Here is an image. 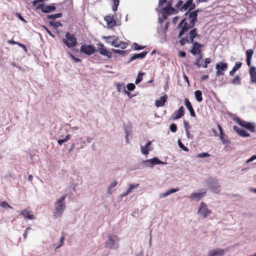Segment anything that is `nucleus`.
<instances>
[{
  "label": "nucleus",
  "mask_w": 256,
  "mask_h": 256,
  "mask_svg": "<svg viewBox=\"0 0 256 256\" xmlns=\"http://www.w3.org/2000/svg\"><path fill=\"white\" fill-rule=\"evenodd\" d=\"M66 195H64L56 200L54 202V209L53 212L54 216L55 218H60L62 216L66 209V206L65 200Z\"/></svg>",
  "instance_id": "f257e3e1"
},
{
  "label": "nucleus",
  "mask_w": 256,
  "mask_h": 256,
  "mask_svg": "<svg viewBox=\"0 0 256 256\" xmlns=\"http://www.w3.org/2000/svg\"><path fill=\"white\" fill-rule=\"evenodd\" d=\"M119 238L114 235L109 234L108 240L105 242V247L112 250H117L119 248Z\"/></svg>",
  "instance_id": "f03ea898"
},
{
  "label": "nucleus",
  "mask_w": 256,
  "mask_h": 256,
  "mask_svg": "<svg viewBox=\"0 0 256 256\" xmlns=\"http://www.w3.org/2000/svg\"><path fill=\"white\" fill-rule=\"evenodd\" d=\"M66 39H63L62 42L68 48H73L77 44L76 38L74 34L67 32L66 34Z\"/></svg>",
  "instance_id": "7ed1b4c3"
},
{
  "label": "nucleus",
  "mask_w": 256,
  "mask_h": 256,
  "mask_svg": "<svg viewBox=\"0 0 256 256\" xmlns=\"http://www.w3.org/2000/svg\"><path fill=\"white\" fill-rule=\"evenodd\" d=\"M142 164L144 166L152 168L155 165L166 164V162L160 160L157 157H154L152 159L142 161Z\"/></svg>",
  "instance_id": "20e7f679"
},
{
  "label": "nucleus",
  "mask_w": 256,
  "mask_h": 256,
  "mask_svg": "<svg viewBox=\"0 0 256 256\" xmlns=\"http://www.w3.org/2000/svg\"><path fill=\"white\" fill-rule=\"evenodd\" d=\"M212 213V210L208 208V206L204 202H202L200 203L198 210V214L199 215L202 216L204 218H206Z\"/></svg>",
  "instance_id": "39448f33"
},
{
  "label": "nucleus",
  "mask_w": 256,
  "mask_h": 256,
  "mask_svg": "<svg viewBox=\"0 0 256 256\" xmlns=\"http://www.w3.org/2000/svg\"><path fill=\"white\" fill-rule=\"evenodd\" d=\"M184 22V24L181 30H180L178 34V38H180L182 36L187 32L189 29L194 26L196 22H197L193 20V18H190L189 20H186Z\"/></svg>",
  "instance_id": "423d86ee"
},
{
  "label": "nucleus",
  "mask_w": 256,
  "mask_h": 256,
  "mask_svg": "<svg viewBox=\"0 0 256 256\" xmlns=\"http://www.w3.org/2000/svg\"><path fill=\"white\" fill-rule=\"evenodd\" d=\"M228 68L227 63L219 62L216 64V75L217 77L220 76L224 75V72H226Z\"/></svg>",
  "instance_id": "0eeeda50"
},
{
  "label": "nucleus",
  "mask_w": 256,
  "mask_h": 256,
  "mask_svg": "<svg viewBox=\"0 0 256 256\" xmlns=\"http://www.w3.org/2000/svg\"><path fill=\"white\" fill-rule=\"evenodd\" d=\"M236 122L240 126L246 128L252 132H255V127L254 124L241 120L240 118H234Z\"/></svg>",
  "instance_id": "6e6552de"
},
{
  "label": "nucleus",
  "mask_w": 256,
  "mask_h": 256,
  "mask_svg": "<svg viewBox=\"0 0 256 256\" xmlns=\"http://www.w3.org/2000/svg\"><path fill=\"white\" fill-rule=\"evenodd\" d=\"M207 182L213 192L218 194L220 192V187L217 180L210 179Z\"/></svg>",
  "instance_id": "1a4fd4ad"
},
{
  "label": "nucleus",
  "mask_w": 256,
  "mask_h": 256,
  "mask_svg": "<svg viewBox=\"0 0 256 256\" xmlns=\"http://www.w3.org/2000/svg\"><path fill=\"white\" fill-rule=\"evenodd\" d=\"M96 51L94 47L92 45H82L80 49L81 53H84L88 56L93 54Z\"/></svg>",
  "instance_id": "9d476101"
},
{
  "label": "nucleus",
  "mask_w": 256,
  "mask_h": 256,
  "mask_svg": "<svg viewBox=\"0 0 256 256\" xmlns=\"http://www.w3.org/2000/svg\"><path fill=\"white\" fill-rule=\"evenodd\" d=\"M196 8V4L193 2L192 0H188L180 8V10L183 12L187 10H189L188 12H190Z\"/></svg>",
  "instance_id": "9b49d317"
},
{
  "label": "nucleus",
  "mask_w": 256,
  "mask_h": 256,
  "mask_svg": "<svg viewBox=\"0 0 256 256\" xmlns=\"http://www.w3.org/2000/svg\"><path fill=\"white\" fill-rule=\"evenodd\" d=\"M36 9L40 10L42 12L48 13L56 9V7L53 5L44 6V4H40L36 7Z\"/></svg>",
  "instance_id": "f8f14e48"
},
{
  "label": "nucleus",
  "mask_w": 256,
  "mask_h": 256,
  "mask_svg": "<svg viewBox=\"0 0 256 256\" xmlns=\"http://www.w3.org/2000/svg\"><path fill=\"white\" fill-rule=\"evenodd\" d=\"M98 46L100 48H98V51L100 52V54L104 56H106L109 58L112 57V52L110 51H109L108 49L105 48L103 44L100 43L98 44Z\"/></svg>",
  "instance_id": "ddd939ff"
},
{
  "label": "nucleus",
  "mask_w": 256,
  "mask_h": 256,
  "mask_svg": "<svg viewBox=\"0 0 256 256\" xmlns=\"http://www.w3.org/2000/svg\"><path fill=\"white\" fill-rule=\"evenodd\" d=\"M192 44L193 46L192 50H190V52L194 56L200 54L202 45L198 42H194Z\"/></svg>",
  "instance_id": "4468645a"
},
{
  "label": "nucleus",
  "mask_w": 256,
  "mask_h": 256,
  "mask_svg": "<svg viewBox=\"0 0 256 256\" xmlns=\"http://www.w3.org/2000/svg\"><path fill=\"white\" fill-rule=\"evenodd\" d=\"M198 36L197 29L194 28L191 30L186 34V36L189 41V44L194 42V38Z\"/></svg>",
  "instance_id": "2eb2a0df"
},
{
  "label": "nucleus",
  "mask_w": 256,
  "mask_h": 256,
  "mask_svg": "<svg viewBox=\"0 0 256 256\" xmlns=\"http://www.w3.org/2000/svg\"><path fill=\"white\" fill-rule=\"evenodd\" d=\"M225 254V250L222 249H212L208 252V256H223Z\"/></svg>",
  "instance_id": "dca6fc26"
},
{
  "label": "nucleus",
  "mask_w": 256,
  "mask_h": 256,
  "mask_svg": "<svg viewBox=\"0 0 256 256\" xmlns=\"http://www.w3.org/2000/svg\"><path fill=\"white\" fill-rule=\"evenodd\" d=\"M104 20L106 22L108 27L112 28L116 26V22L114 19L113 15H109L104 18Z\"/></svg>",
  "instance_id": "f3484780"
},
{
  "label": "nucleus",
  "mask_w": 256,
  "mask_h": 256,
  "mask_svg": "<svg viewBox=\"0 0 256 256\" xmlns=\"http://www.w3.org/2000/svg\"><path fill=\"white\" fill-rule=\"evenodd\" d=\"M184 114V108L181 106L179 109L176 111L172 116L173 120H176L182 118Z\"/></svg>",
  "instance_id": "a211bd4d"
},
{
  "label": "nucleus",
  "mask_w": 256,
  "mask_h": 256,
  "mask_svg": "<svg viewBox=\"0 0 256 256\" xmlns=\"http://www.w3.org/2000/svg\"><path fill=\"white\" fill-rule=\"evenodd\" d=\"M152 145V142L148 141L144 146H140V152L142 154L147 156L150 150H152L150 147Z\"/></svg>",
  "instance_id": "6ab92c4d"
},
{
  "label": "nucleus",
  "mask_w": 256,
  "mask_h": 256,
  "mask_svg": "<svg viewBox=\"0 0 256 256\" xmlns=\"http://www.w3.org/2000/svg\"><path fill=\"white\" fill-rule=\"evenodd\" d=\"M206 194V192L205 190L199 192H194L190 194V198L192 200H196L197 201H198L202 199L205 196Z\"/></svg>",
  "instance_id": "aec40b11"
},
{
  "label": "nucleus",
  "mask_w": 256,
  "mask_h": 256,
  "mask_svg": "<svg viewBox=\"0 0 256 256\" xmlns=\"http://www.w3.org/2000/svg\"><path fill=\"white\" fill-rule=\"evenodd\" d=\"M147 54V52H142L140 54H136L130 57L127 63L130 64L133 60L138 58L142 59L146 56Z\"/></svg>",
  "instance_id": "412c9836"
},
{
  "label": "nucleus",
  "mask_w": 256,
  "mask_h": 256,
  "mask_svg": "<svg viewBox=\"0 0 256 256\" xmlns=\"http://www.w3.org/2000/svg\"><path fill=\"white\" fill-rule=\"evenodd\" d=\"M200 10L198 8L192 12H187L185 15L188 16V20L193 18L194 20L198 21V13L200 12Z\"/></svg>",
  "instance_id": "4be33fe9"
},
{
  "label": "nucleus",
  "mask_w": 256,
  "mask_h": 256,
  "mask_svg": "<svg viewBox=\"0 0 256 256\" xmlns=\"http://www.w3.org/2000/svg\"><path fill=\"white\" fill-rule=\"evenodd\" d=\"M233 129L236 131L240 136L242 137H249L250 134L244 130L240 128L237 126H234Z\"/></svg>",
  "instance_id": "5701e85b"
},
{
  "label": "nucleus",
  "mask_w": 256,
  "mask_h": 256,
  "mask_svg": "<svg viewBox=\"0 0 256 256\" xmlns=\"http://www.w3.org/2000/svg\"><path fill=\"white\" fill-rule=\"evenodd\" d=\"M184 104L186 108L188 110L190 114L192 117L196 116V113L193 109V108L190 102L189 101L188 99L186 98L184 99Z\"/></svg>",
  "instance_id": "b1692460"
},
{
  "label": "nucleus",
  "mask_w": 256,
  "mask_h": 256,
  "mask_svg": "<svg viewBox=\"0 0 256 256\" xmlns=\"http://www.w3.org/2000/svg\"><path fill=\"white\" fill-rule=\"evenodd\" d=\"M250 74L252 83H256V67L252 66L250 68Z\"/></svg>",
  "instance_id": "393cba45"
},
{
  "label": "nucleus",
  "mask_w": 256,
  "mask_h": 256,
  "mask_svg": "<svg viewBox=\"0 0 256 256\" xmlns=\"http://www.w3.org/2000/svg\"><path fill=\"white\" fill-rule=\"evenodd\" d=\"M168 98V96L166 94H165L164 96H161L160 99L157 100L155 102V105L157 107L162 106L164 105V103L166 101Z\"/></svg>",
  "instance_id": "a878e982"
},
{
  "label": "nucleus",
  "mask_w": 256,
  "mask_h": 256,
  "mask_svg": "<svg viewBox=\"0 0 256 256\" xmlns=\"http://www.w3.org/2000/svg\"><path fill=\"white\" fill-rule=\"evenodd\" d=\"M20 214L22 215L24 218H28L29 220H34L35 218L34 216V214H30V212L26 210H22Z\"/></svg>",
  "instance_id": "bb28decb"
},
{
  "label": "nucleus",
  "mask_w": 256,
  "mask_h": 256,
  "mask_svg": "<svg viewBox=\"0 0 256 256\" xmlns=\"http://www.w3.org/2000/svg\"><path fill=\"white\" fill-rule=\"evenodd\" d=\"M175 10L174 8L172 7H170V6H166L164 8H162L160 12L163 14H172L174 11Z\"/></svg>",
  "instance_id": "cd10ccee"
},
{
  "label": "nucleus",
  "mask_w": 256,
  "mask_h": 256,
  "mask_svg": "<svg viewBox=\"0 0 256 256\" xmlns=\"http://www.w3.org/2000/svg\"><path fill=\"white\" fill-rule=\"evenodd\" d=\"M178 190H179L178 188H171L170 190H168V191L166 192H165L160 194L159 196H160V198L166 197V196L171 194H173V193L178 192Z\"/></svg>",
  "instance_id": "c85d7f7f"
},
{
  "label": "nucleus",
  "mask_w": 256,
  "mask_h": 256,
  "mask_svg": "<svg viewBox=\"0 0 256 256\" xmlns=\"http://www.w3.org/2000/svg\"><path fill=\"white\" fill-rule=\"evenodd\" d=\"M242 62H236V64H235L234 66L233 67L232 69V70H230V75L231 76H232L234 75L235 72L238 69L240 68L241 66H242Z\"/></svg>",
  "instance_id": "c756f323"
},
{
  "label": "nucleus",
  "mask_w": 256,
  "mask_h": 256,
  "mask_svg": "<svg viewBox=\"0 0 256 256\" xmlns=\"http://www.w3.org/2000/svg\"><path fill=\"white\" fill-rule=\"evenodd\" d=\"M118 184V182L116 180H114L109 186L107 188V193L108 194H111L113 190L112 189L114 188Z\"/></svg>",
  "instance_id": "7c9ffc66"
},
{
  "label": "nucleus",
  "mask_w": 256,
  "mask_h": 256,
  "mask_svg": "<svg viewBox=\"0 0 256 256\" xmlns=\"http://www.w3.org/2000/svg\"><path fill=\"white\" fill-rule=\"evenodd\" d=\"M198 54V56L196 59V62L194 63V64L200 68L202 66V64L200 63V61L202 60L203 55L202 54V52H200V54Z\"/></svg>",
  "instance_id": "2f4dec72"
},
{
  "label": "nucleus",
  "mask_w": 256,
  "mask_h": 256,
  "mask_svg": "<svg viewBox=\"0 0 256 256\" xmlns=\"http://www.w3.org/2000/svg\"><path fill=\"white\" fill-rule=\"evenodd\" d=\"M195 97L198 102H201L202 100V92L200 90H197L194 92Z\"/></svg>",
  "instance_id": "473e14b6"
},
{
  "label": "nucleus",
  "mask_w": 256,
  "mask_h": 256,
  "mask_svg": "<svg viewBox=\"0 0 256 256\" xmlns=\"http://www.w3.org/2000/svg\"><path fill=\"white\" fill-rule=\"evenodd\" d=\"M220 139L223 144H230V141L228 140L227 136L224 133L220 134Z\"/></svg>",
  "instance_id": "72a5a7b5"
},
{
  "label": "nucleus",
  "mask_w": 256,
  "mask_h": 256,
  "mask_svg": "<svg viewBox=\"0 0 256 256\" xmlns=\"http://www.w3.org/2000/svg\"><path fill=\"white\" fill-rule=\"evenodd\" d=\"M62 16V13H58L56 14H50L48 16V19H50L54 20L56 18H60Z\"/></svg>",
  "instance_id": "f704fd0d"
},
{
  "label": "nucleus",
  "mask_w": 256,
  "mask_h": 256,
  "mask_svg": "<svg viewBox=\"0 0 256 256\" xmlns=\"http://www.w3.org/2000/svg\"><path fill=\"white\" fill-rule=\"evenodd\" d=\"M124 130L126 132V139L127 143L128 142V136L131 134L132 133V130L130 128L125 127Z\"/></svg>",
  "instance_id": "c9c22d12"
},
{
  "label": "nucleus",
  "mask_w": 256,
  "mask_h": 256,
  "mask_svg": "<svg viewBox=\"0 0 256 256\" xmlns=\"http://www.w3.org/2000/svg\"><path fill=\"white\" fill-rule=\"evenodd\" d=\"M138 186H139V184H130L129 188L126 190L128 191V192L129 194H130L134 189L137 188Z\"/></svg>",
  "instance_id": "e433bc0d"
},
{
  "label": "nucleus",
  "mask_w": 256,
  "mask_h": 256,
  "mask_svg": "<svg viewBox=\"0 0 256 256\" xmlns=\"http://www.w3.org/2000/svg\"><path fill=\"white\" fill-rule=\"evenodd\" d=\"M144 75V73L142 72H140L138 74V76H137V78H136V80L135 81L136 84H139L142 80V76Z\"/></svg>",
  "instance_id": "4c0bfd02"
},
{
  "label": "nucleus",
  "mask_w": 256,
  "mask_h": 256,
  "mask_svg": "<svg viewBox=\"0 0 256 256\" xmlns=\"http://www.w3.org/2000/svg\"><path fill=\"white\" fill-rule=\"evenodd\" d=\"M49 22H50V25H51L56 28H57L59 26H62V24L59 21L55 22L54 20H52V21H50Z\"/></svg>",
  "instance_id": "58836bf2"
},
{
  "label": "nucleus",
  "mask_w": 256,
  "mask_h": 256,
  "mask_svg": "<svg viewBox=\"0 0 256 256\" xmlns=\"http://www.w3.org/2000/svg\"><path fill=\"white\" fill-rule=\"evenodd\" d=\"M116 86L118 92H121L122 89L124 88V82H117L116 84Z\"/></svg>",
  "instance_id": "ea45409f"
},
{
  "label": "nucleus",
  "mask_w": 256,
  "mask_h": 256,
  "mask_svg": "<svg viewBox=\"0 0 256 256\" xmlns=\"http://www.w3.org/2000/svg\"><path fill=\"white\" fill-rule=\"evenodd\" d=\"M254 54V50L252 49H248L246 51V58H252Z\"/></svg>",
  "instance_id": "a19ab883"
},
{
  "label": "nucleus",
  "mask_w": 256,
  "mask_h": 256,
  "mask_svg": "<svg viewBox=\"0 0 256 256\" xmlns=\"http://www.w3.org/2000/svg\"><path fill=\"white\" fill-rule=\"evenodd\" d=\"M178 144L179 147L180 148H182V150H183L184 151H185V152L188 151V150H189L188 148L184 146V144L182 142L180 141V140H178Z\"/></svg>",
  "instance_id": "79ce46f5"
},
{
  "label": "nucleus",
  "mask_w": 256,
  "mask_h": 256,
  "mask_svg": "<svg viewBox=\"0 0 256 256\" xmlns=\"http://www.w3.org/2000/svg\"><path fill=\"white\" fill-rule=\"evenodd\" d=\"M231 82L234 84H240V78L238 76H236L232 80H231Z\"/></svg>",
  "instance_id": "37998d69"
},
{
  "label": "nucleus",
  "mask_w": 256,
  "mask_h": 256,
  "mask_svg": "<svg viewBox=\"0 0 256 256\" xmlns=\"http://www.w3.org/2000/svg\"><path fill=\"white\" fill-rule=\"evenodd\" d=\"M0 206L4 208H12L6 201H2L0 202Z\"/></svg>",
  "instance_id": "c03bdc74"
},
{
  "label": "nucleus",
  "mask_w": 256,
  "mask_h": 256,
  "mask_svg": "<svg viewBox=\"0 0 256 256\" xmlns=\"http://www.w3.org/2000/svg\"><path fill=\"white\" fill-rule=\"evenodd\" d=\"M180 44L181 46H184L186 43L189 44V41L188 40L186 36L184 38H182L179 41Z\"/></svg>",
  "instance_id": "a18cd8bd"
},
{
  "label": "nucleus",
  "mask_w": 256,
  "mask_h": 256,
  "mask_svg": "<svg viewBox=\"0 0 256 256\" xmlns=\"http://www.w3.org/2000/svg\"><path fill=\"white\" fill-rule=\"evenodd\" d=\"M112 52L115 54H119L121 55H124L126 54V50H116V49H112Z\"/></svg>",
  "instance_id": "49530a36"
},
{
  "label": "nucleus",
  "mask_w": 256,
  "mask_h": 256,
  "mask_svg": "<svg viewBox=\"0 0 256 256\" xmlns=\"http://www.w3.org/2000/svg\"><path fill=\"white\" fill-rule=\"evenodd\" d=\"M119 2V0H114V6H112L113 11L116 12L117 10Z\"/></svg>",
  "instance_id": "de8ad7c7"
},
{
  "label": "nucleus",
  "mask_w": 256,
  "mask_h": 256,
  "mask_svg": "<svg viewBox=\"0 0 256 256\" xmlns=\"http://www.w3.org/2000/svg\"><path fill=\"white\" fill-rule=\"evenodd\" d=\"M210 156V154L208 152H202L200 154H198L197 155V158H203L209 157Z\"/></svg>",
  "instance_id": "09e8293b"
},
{
  "label": "nucleus",
  "mask_w": 256,
  "mask_h": 256,
  "mask_svg": "<svg viewBox=\"0 0 256 256\" xmlns=\"http://www.w3.org/2000/svg\"><path fill=\"white\" fill-rule=\"evenodd\" d=\"M127 89L129 91H132L136 88L135 85L132 83H130L127 84Z\"/></svg>",
  "instance_id": "8fccbe9b"
},
{
  "label": "nucleus",
  "mask_w": 256,
  "mask_h": 256,
  "mask_svg": "<svg viewBox=\"0 0 256 256\" xmlns=\"http://www.w3.org/2000/svg\"><path fill=\"white\" fill-rule=\"evenodd\" d=\"M212 60L210 58H206L204 60V65L202 64V67L204 68H206L208 67V64L211 62Z\"/></svg>",
  "instance_id": "3c124183"
},
{
  "label": "nucleus",
  "mask_w": 256,
  "mask_h": 256,
  "mask_svg": "<svg viewBox=\"0 0 256 256\" xmlns=\"http://www.w3.org/2000/svg\"><path fill=\"white\" fill-rule=\"evenodd\" d=\"M170 130L172 132H175L177 130V126L175 124H172L170 125Z\"/></svg>",
  "instance_id": "603ef678"
},
{
  "label": "nucleus",
  "mask_w": 256,
  "mask_h": 256,
  "mask_svg": "<svg viewBox=\"0 0 256 256\" xmlns=\"http://www.w3.org/2000/svg\"><path fill=\"white\" fill-rule=\"evenodd\" d=\"M133 46L135 50H140L144 48V46H140L136 42H134Z\"/></svg>",
  "instance_id": "864d4df0"
},
{
  "label": "nucleus",
  "mask_w": 256,
  "mask_h": 256,
  "mask_svg": "<svg viewBox=\"0 0 256 256\" xmlns=\"http://www.w3.org/2000/svg\"><path fill=\"white\" fill-rule=\"evenodd\" d=\"M127 43L125 42H119L118 47L124 49L127 46Z\"/></svg>",
  "instance_id": "5fc2aeb1"
},
{
  "label": "nucleus",
  "mask_w": 256,
  "mask_h": 256,
  "mask_svg": "<svg viewBox=\"0 0 256 256\" xmlns=\"http://www.w3.org/2000/svg\"><path fill=\"white\" fill-rule=\"evenodd\" d=\"M186 20H188V16H186V17L182 19V20L180 21V24H178V28H180V27H182V26H182V24H184V22H185V21H186Z\"/></svg>",
  "instance_id": "6e6d98bb"
},
{
  "label": "nucleus",
  "mask_w": 256,
  "mask_h": 256,
  "mask_svg": "<svg viewBox=\"0 0 256 256\" xmlns=\"http://www.w3.org/2000/svg\"><path fill=\"white\" fill-rule=\"evenodd\" d=\"M118 44L119 42L116 39L114 40L111 42V45L114 47H118Z\"/></svg>",
  "instance_id": "4d7b16f0"
},
{
  "label": "nucleus",
  "mask_w": 256,
  "mask_h": 256,
  "mask_svg": "<svg viewBox=\"0 0 256 256\" xmlns=\"http://www.w3.org/2000/svg\"><path fill=\"white\" fill-rule=\"evenodd\" d=\"M64 236H62L60 238V244H59L58 246H57L56 247V248H60V247H61V246H62L63 243H64Z\"/></svg>",
  "instance_id": "13d9d810"
},
{
  "label": "nucleus",
  "mask_w": 256,
  "mask_h": 256,
  "mask_svg": "<svg viewBox=\"0 0 256 256\" xmlns=\"http://www.w3.org/2000/svg\"><path fill=\"white\" fill-rule=\"evenodd\" d=\"M115 38L114 36H104V38L106 40V42L111 44L112 42H110L109 40L110 39H112V38Z\"/></svg>",
  "instance_id": "bf43d9fd"
},
{
  "label": "nucleus",
  "mask_w": 256,
  "mask_h": 256,
  "mask_svg": "<svg viewBox=\"0 0 256 256\" xmlns=\"http://www.w3.org/2000/svg\"><path fill=\"white\" fill-rule=\"evenodd\" d=\"M184 125L185 130H189V129L190 128V124H188V122H186V120H184Z\"/></svg>",
  "instance_id": "052dcab7"
},
{
  "label": "nucleus",
  "mask_w": 256,
  "mask_h": 256,
  "mask_svg": "<svg viewBox=\"0 0 256 256\" xmlns=\"http://www.w3.org/2000/svg\"><path fill=\"white\" fill-rule=\"evenodd\" d=\"M183 4V1L181 0H180L178 2L177 4H176V8H178L180 10V7L182 6V4Z\"/></svg>",
  "instance_id": "680f3d73"
},
{
  "label": "nucleus",
  "mask_w": 256,
  "mask_h": 256,
  "mask_svg": "<svg viewBox=\"0 0 256 256\" xmlns=\"http://www.w3.org/2000/svg\"><path fill=\"white\" fill-rule=\"evenodd\" d=\"M255 160H256V155H254L246 160V163H250Z\"/></svg>",
  "instance_id": "e2e57ef3"
},
{
  "label": "nucleus",
  "mask_w": 256,
  "mask_h": 256,
  "mask_svg": "<svg viewBox=\"0 0 256 256\" xmlns=\"http://www.w3.org/2000/svg\"><path fill=\"white\" fill-rule=\"evenodd\" d=\"M74 146H75V144L74 142L72 143V144L69 148L68 152H72L74 150Z\"/></svg>",
  "instance_id": "0e129e2a"
},
{
  "label": "nucleus",
  "mask_w": 256,
  "mask_h": 256,
  "mask_svg": "<svg viewBox=\"0 0 256 256\" xmlns=\"http://www.w3.org/2000/svg\"><path fill=\"white\" fill-rule=\"evenodd\" d=\"M185 131H186V137L188 138H192V136L190 135L189 130H186Z\"/></svg>",
  "instance_id": "69168bd1"
},
{
  "label": "nucleus",
  "mask_w": 256,
  "mask_h": 256,
  "mask_svg": "<svg viewBox=\"0 0 256 256\" xmlns=\"http://www.w3.org/2000/svg\"><path fill=\"white\" fill-rule=\"evenodd\" d=\"M70 56L76 62H81V60L80 59L74 57L73 55L71 54Z\"/></svg>",
  "instance_id": "338daca9"
},
{
  "label": "nucleus",
  "mask_w": 256,
  "mask_h": 256,
  "mask_svg": "<svg viewBox=\"0 0 256 256\" xmlns=\"http://www.w3.org/2000/svg\"><path fill=\"white\" fill-rule=\"evenodd\" d=\"M186 55V52L184 51H180L179 52V56L180 57H182V58L185 57Z\"/></svg>",
  "instance_id": "774afa93"
}]
</instances>
